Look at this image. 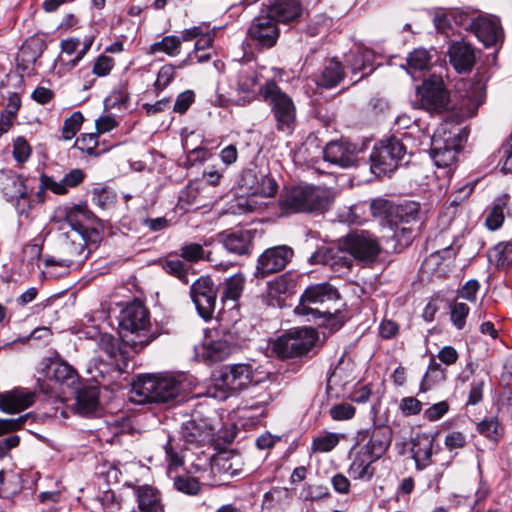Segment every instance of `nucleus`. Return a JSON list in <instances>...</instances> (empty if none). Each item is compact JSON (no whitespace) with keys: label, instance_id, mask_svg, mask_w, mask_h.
Listing matches in <instances>:
<instances>
[{"label":"nucleus","instance_id":"nucleus-1","mask_svg":"<svg viewBox=\"0 0 512 512\" xmlns=\"http://www.w3.org/2000/svg\"><path fill=\"white\" fill-rule=\"evenodd\" d=\"M350 451L349 475L355 480L369 481L375 474L373 463L380 459L392 441V430L387 425H375L372 429L357 432Z\"/></svg>","mask_w":512,"mask_h":512},{"label":"nucleus","instance_id":"nucleus-2","mask_svg":"<svg viewBox=\"0 0 512 512\" xmlns=\"http://www.w3.org/2000/svg\"><path fill=\"white\" fill-rule=\"evenodd\" d=\"M184 374H146L132 384L130 400L143 403H170L183 401L191 390Z\"/></svg>","mask_w":512,"mask_h":512},{"label":"nucleus","instance_id":"nucleus-3","mask_svg":"<svg viewBox=\"0 0 512 512\" xmlns=\"http://www.w3.org/2000/svg\"><path fill=\"white\" fill-rule=\"evenodd\" d=\"M373 216L386 219L394 226V237L401 244L408 245L416 237L422 223L421 205L405 200L399 203L375 199L370 205Z\"/></svg>","mask_w":512,"mask_h":512},{"label":"nucleus","instance_id":"nucleus-4","mask_svg":"<svg viewBox=\"0 0 512 512\" xmlns=\"http://www.w3.org/2000/svg\"><path fill=\"white\" fill-rule=\"evenodd\" d=\"M334 200L331 189L324 186L296 185L282 190L278 206L284 215L295 213L319 214Z\"/></svg>","mask_w":512,"mask_h":512},{"label":"nucleus","instance_id":"nucleus-5","mask_svg":"<svg viewBox=\"0 0 512 512\" xmlns=\"http://www.w3.org/2000/svg\"><path fill=\"white\" fill-rule=\"evenodd\" d=\"M120 335L135 351L150 344L156 337L152 330L149 310L140 301L128 303L119 315Z\"/></svg>","mask_w":512,"mask_h":512},{"label":"nucleus","instance_id":"nucleus-6","mask_svg":"<svg viewBox=\"0 0 512 512\" xmlns=\"http://www.w3.org/2000/svg\"><path fill=\"white\" fill-rule=\"evenodd\" d=\"M259 95L270 108L276 130L285 135L292 134L296 126V106L292 97L274 80L259 86Z\"/></svg>","mask_w":512,"mask_h":512},{"label":"nucleus","instance_id":"nucleus-7","mask_svg":"<svg viewBox=\"0 0 512 512\" xmlns=\"http://www.w3.org/2000/svg\"><path fill=\"white\" fill-rule=\"evenodd\" d=\"M340 298L339 292L329 283H320L309 286L300 297L295 308L299 315L306 316L308 320H330L338 308L332 307Z\"/></svg>","mask_w":512,"mask_h":512},{"label":"nucleus","instance_id":"nucleus-8","mask_svg":"<svg viewBox=\"0 0 512 512\" xmlns=\"http://www.w3.org/2000/svg\"><path fill=\"white\" fill-rule=\"evenodd\" d=\"M318 340V333L313 328L291 329L274 340L271 349L281 359L311 357Z\"/></svg>","mask_w":512,"mask_h":512},{"label":"nucleus","instance_id":"nucleus-9","mask_svg":"<svg viewBox=\"0 0 512 512\" xmlns=\"http://www.w3.org/2000/svg\"><path fill=\"white\" fill-rule=\"evenodd\" d=\"M406 152V145L397 136L380 141L370 155L371 171L376 175L390 174L399 166Z\"/></svg>","mask_w":512,"mask_h":512},{"label":"nucleus","instance_id":"nucleus-10","mask_svg":"<svg viewBox=\"0 0 512 512\" xmlns=\"http://www.w3.org/2000/svg\"><path fill=\"white\" fill-rule=\"evenodd\" d=\"M260 369L255 361L227 365L222 369L219 381L230 391H241L266 378V373Z\"/></svg>","mask_w":512,"mask_h":512},{"label":"nucleus","instance_id":"nucleus-11","mask_svg":"<svg viewBox=\"0 0 512 512\" xmlns=\"http://www.w3.org/2000/svg\"><path fill=\"white\" fill-rule=\"evenodd\" d=\"M311 265L321 264L329 267L338 276L348 274L353 266V259L349 249L342 246H322L309 258Z\"/></svg>","mask_w":512,"mask_h":512},{"label":"nucleus","instance_id":"nucleus-12","mask_svg":"<svg viewBox=\"0 0 512 512\" xmlns=\"http://www.w3.org/2000/svg\"><path fill=\"white\" fill-rule=\"evenodd\" d=\"M217 287L210 277L198 278L190 288L191 299L199 316L208 321L212 319L217 299Z\"/></svg>","mask_w":512,"mask_h":512},{"label":"nucleus","instance_id":"nucleus-13","mask_svg":"<svg viewBox=\"0 0 512 512\" xmlns=\"http://www.w3.org/2000/svg\"><path fill=\"white\" fill-rule=\"evenodd\" d=\"M344 245L349 249L352 259L365 265L376 261L381 252L377 239L365 231L347 235Z\"/></svg>","mask_w":512,"mask_h":512},{"label":"nucleus","instance_id":"nucleus-14","mask_svg":"<svg viewBox=\"0 0 512 512\" xmlns=\"http://www.w3.org/2000/svg\"><path fill=\"white\" fill-rule=\"evenodd\" d=\"M247 36L255 46L270 49L276 45L280 30L278 24L261 9L260 14L252 20Z\"/></svg>","mask_w":512,"mask_h":512},{"label":"nucleus","instance_id":"nucleus-15","mask_svg":"<svg viewBox=\"0 0 512 512\" xmlns=\"http://www.w3.org/2000/svg\"><path fill=\"white\" fill-rule=\"evenodd\" d=\"M422 106L428 111H440L447 109L449 105V94L445 89L441 76L431 75L424 80L418 88Z\"/></svg>","mask_w":512,"mask_h":512},{"label":"nucleus","instance_id":"nucleus-16","mask_svg":"<svg viewBox=\"0 0 512 512\" xmlns=\"http://www.w3.org/2000/svg\"><path fill=\"white\" fill-rule=\"evenodd\" d=\"M294 255L293 249L286 245L266 249L257 260L256 276L267 277L283 270Z\"/></svg>","mask_w":512,"mask_h":512},{"label":"nucleus","instance_id":"nucleus-17","mask_svg":"<svg viewBox=\"0 0 512 512\" xmlns=\"http://www.w3.org/2000/svg\"><path fill=\"white\" fill-rule=\"evenodd\" d=\"M256 230L251 229H228L216 235V241L220 243L227 252L244 256L251 254Z\"/></svg>","mask_w":512,"mask_h":512},{"label":"nucleus","instance_id":"nucleus-18","mask_svg":"<svg viewBox=\"0 0 512 512\" xmlns=\"http://www.w3.org/2000/svg\"><path fill=\"white\" fill-rule=\"evenodd\" d=\"M90 245L96 247L91 239L78 231H67L61 243L62 254L65 255L64 263L82 264L89 256Z\"/></svg>","mask_w":512,"mask_h":512},{"label":"nucleus","instance_id":"nucleus-19","mask_svg":"<svg viewBox=\"0 0 512 512\" xmlns=\"http://www.w3.org/2000/svg\"><path fill=\"white\" fill-rule=\"evenodd\" d=\"M234 346L232 334L210 332L203 341L202 356L210 363L222 361L232 353Z\"/></svg>","mask_w":512,"mask_h":512},{"label":"nucleus","instance_id":"nucleus-20","mask_svg":"<svg viewBox=\"0 0 512 512\" xmlns=\"http://www.w3.org/2000/svg\"><path fill=\"white\" fill-rule=\"evenodd\" d=\"M245 284V278L241 274H235L225 283V288L221 296L223 308L219 312L222 320L225 319L226 308L231 313V321L236 322L239 319L238 299L240 298Z\"/></svg>","mask_w":512,"mask_h":512},{"label":"nucleus","instance_id":"nucleus-21","mask_svg":"<svg viewBox=\"0 0 512 512\" xmlns=\"http://www.w3.org/2000/svg\"><path fill=\"white\" fill-rule=\"evenodd\" d=\"M323 157L331 164L348 168L357 162V147L346 141H331L323 149Z\"/></svg>","mask_w":512,"mask_h":512},{"label":"nucleus","instance_id":"nucleus-22","mask_svg":"<svg viewBox=\"0 0 512 512\" xmlns=\"http://www.w3.org/2000/svg\"><path fill=\"white\" fill-rule=\"evenodd\" d=\"M91 213L81 205L64 208V220L71 227L70 231H78L92 240L93 244L100 241V233L95 228H90L86 222L90 219Z\"/></svg>","mask_w":512,"mask_h":512},{"label":"nucleus","instance_id":"nucleus-23","mask_svg":"<svg viewBox=\"0 0 512 512\" xmlns=\"http://www.w3.org/2000/svg\"><path fill=\"white\" fill-rule=\"evenodd\" d=\"M259 78L258 73L249 67L242 66L233 79L231 80V88L241 97L244 103H249L255 99L257 95Z\"/></svg>","mask_w":512,"mask_h":512},{"label":"nucleus","instance_id":"nucleus-24","mask_svg":"<svg viewBox=\"0 0 512 512\" xmlns=\"http://www.w3.org/2000/svg\"><path fill=\"white\" fill-rule=\"evenodd\" d=\"M449 62L458 73L470 72L476 63V52L473 46L465 42H452L448 48Z\"/></svg>","mask_w":512,"mask_h":512},{"label":"nucleus","instance_id":"nucleus-25","mask_svg":"<svg viewBox=\"0 0 512 512\" xmlns=\"http://www.w3.org/2000/svg\"><path fill=\"white\" fill-rule=\"evenodd\" d=\"M262 10L279 24L296 20L301 15L302 7L300 0H270Z\"/></svg>","mask_w":512,"mask_h":512},{"label":"nucleus","instance_id":"nucleus-26","mask_svg":"<svg viewBox=\"0 0 512 512\" xmlns=\"http://www.w3.org/2000/svg\"><path fill=\"white\" fill-rule=\"evenodd\" d=\"M459 149L453 141L432 139L431 158L438 168L446 169L445 175L449 176L457 162Z\"/></svg>","mask_w":512,"mask_h":512},{"label":"nucleus","instance_id":"nucleus-27","mask_svg":"<svg viewBox=\"0 0 512 512\" xmlns=\"http://www.w3.org/2000/svg\"><path fill=\"white\" fill-rule=\"evenodd\" d=\"M472 32L486 47L496 45L503 37L500 21L496 17H476Z\"/></svg>","mask_w":512,"mask_h":512},{"label":"nucleus","instance_id":"nucleus-28","mask_svg":"<svg viewBox=\"0 0 512 512\" xmlns=\"http://www.w3.org/2000/svg\"><path fill=\"white\" fill-rule=\"evenodd\" d=\"M34 397L33 392L23 388L0 393V410L10 414L21 412L32 405Z\"/></svg>","mask_w":512,"mask_h":512},{"label":"nucleus","instance_id":"nucleus-29","mask_svg":"<svg viewBox=\"0 0 512 512\" xmlns=\"http://www.w3.org/2000/svg\"><path fill=\"white\" fill-rule=\"evenodd\" d=\"M0 192L8 202L28 195L25 179L13 170L0 171Z\"/></svg>","mask_w":512,"mask_h":512},{"label":"nucleus","instance_id":"nucleus-30","mask_svg":"<svg viewBox=\"0 0 512 512\" xmlns=\"http://www.w3.org/2000/svg\"><path fill=\"white\" fill-rule=\"evenodd\" d=\"M374 52L368 48L357 47L355 51H351L346 57V63L351 72L356 75L361 73L354 82L359 81L364 76L369 75L374 70Z\"/></svg>","mask_w":512,"mask_h":512},{"label":"nucleus","instance_id":"nucleus-31","mask_svg":"<svg viewBox=\"0 0 512 512\" xmlns=\"http://www.w3.org/2000/svg\"><path fill=\"white\" fill-rule=\"evenodd\" d=\"M345 77V70L342 63L333 57L326 60L319 74L315 77L317 86L332 89L340 84Z\"/></svg>","mask_w":512,"mask_h":512},{"label":"nucleus","instance_id":"nucleus-32","mask_svg":"<svg viewBox=\"0 0 512 512\" xmlns=\"http://www.w3.org/2000/svg\"><path fill=\"white\" fill-rule=\"evenodd\" d=\"M135 494L140 512H164L161 493L157 489L143 485L135 490Z\"/></svg>","mask_w":512,"mask_h":512},{"label":"nucleus","instance_id":"nucleus-33","mask_svg":"<svg viewBox=\"0 0 512 512\" xmlns=\"http://www.w3.org/2000/svg\"><path fill=\"white\" fill-rule=\"evenodd\" d=\"M47 376L68 387L74 386L78 381V375L74 368L63 361H52L47 366Z\"/></svg>","mask_w":512,"mask_h":512},{"label":"nucleus","instance_id":"nucleus-34","mask_svg":"<svg viewBox=\"0 0 512 512\" xmlns=\"http://www.w3.org/2000/svg\"><path fill=\"white\" fill-rule=\"evenodd\" d=\"M416 469L423 470L430 463L433 454V439L428 436L417 437L413 440L411 449Z\"/></svg>","mask_w":512,"mask_h":512},{"label":"nucleus","instance_id":"nucleus-35","mask_svg":"<svg viewBox=\"0 0 512 512\" xmlns=\"http://www.w3.org/2000/svg\"><path fill=\"white\" fill-rule=\"evenodd\" d=\"M76 404L82 415L92 414L99 404V393L96 387H82L77 391Z\"/></svg>","mask_w":512,"mask_h":512},{"label":"nucleus","instance_id":"nucleus-36","mask_svg":"<svg viewBox=\"0 0 512 512\" xmlns=\"http://www.w3.org/2000/svg\"><path fill=\"white\" fill-rule=\"evenodd\" d=\"M46 49L45 41L39 36H31L25 40L20 48L19 57L26 64H34Z\"/></svg>","mask_w":512,"mask_h":512},{"label":"nucleus","instance_id":"nucleus-37","mask_svg":"<svg viewBox=\"0 0 512 512\" xmlns=\"http://www.w3.org/2000/svg\"><path fill=\"white\" fill-rule=\"evenodd\" d=\"M446 379V369L438 363L434 356L430 358L429 366L420 383V392H427L437 383Z\"/></svg>","mask_w":512,"mask_h":512},{"label":"nucleus","instance_id":"nucleus-38","mask_svg":"<svg viewBox=\"0 0 512 512\" xmlns=\"http://www.w3.org/2000/svg\"><path fill=\"white\" fill-rule=\"evenodd\" d=\"M489 261L497 268L506 269L512 265V243L500 242L488 254Z\"/></svg>","mask_w":512,"mask_h":512},{"label":"nucleus","instance_id":"nucleus-39","mask_svg":"<svg viewBox=\"0 0 512 512\" xmlns=\"http://www.w3.org/2000/svg\"><path fill=\"white\" fill-rule=\"evenodd\" d=\"M181 434L188 444H198L208 437L209 433L205 424H199L195 420H188L183 423Z\"/></svg>","mask_w":512,"mask_h":512},{"label":"nucleus","instance_id":"nucleus-40","mask_svg":"<svg viewBox=\"0 0 512 512\" xmlns=\"http://www.w3.org/2000/svg\"><path fill=\"white\" fill-rule=\"evenodd\" d=\"M432 56L424 48H418L412 51L407 58L408 72L414 75L416 71H424L430 68Z\"/></svg>","mask_w":512,"mask_h":512},{"label":"nucleus","instance_id":"nucleus-41","mask_svg":"<svg viewBox=\"0 0 512 512\" xmlns=\"http://www.w3.org/2000/svg\"><path fill=\"white\" fill-rule=\"evenodd\" d=\"M477 431L490 441L497 443L503 436L504 429L497 418L490 417L477 424Z\"/></svg>","mask_w":512,"mask_h":512},{"label":"nucleus","instance_id":"nucleus-42","mask_svg":"<svg viewBox=\"0 0 512 512\" xmlns=\"http://www.w3.org/2000/svg\"><path fill=\"white\" fill-rule=\"evenodd\" d=\"M181 49V39L178 36L170 35L162 38L150 46L151 53L164 52L169 56H177Z\"/></svg>","mask_w":512,"mask_h":512},{"label":"nucleus","instance_id":"nucleus-43","mask_svg":"<svg viewBox=\"0 0 512 512\" xmlns=\"http://www.w3.org/2000/svg\"><path fill=\"white\" fill-rule=\"evenodd\" d=\"M506 206V202L504 199H498L490 208L487 216H486V226L489 230L495 231L499 229L505 219L504 209Z\"/></svg>","mask_w":512,"mask_h":512},{"label":"nucleus","instance_id":"nucleus-44","mask_svg":"<svg viewBox=\"0 0 512 512\" xmlns=\"http://www.w3.org/2000/svg\"><path fill=\"white\" fill-rule=\"evenodd\" d=\"M180 256L188 262H198L203 259L213 261L211 253L204 250L203 246L198 243L185 244L180 248Z\"/></svg>","mask_w":512,"mask_h":512},{"label":"nucleus","instance_id":"nucleus-45","mask_svg":"<svg viewBox=\"0 0 512 512\" xmlns=\"http://www.w3.org/2000/svg\"><path fill=\"white\" fill-rule=\"evenodd\" d=\"M450 318L453 325L458 329L462 330L466 324V318L469 315L470 308L464 302H458L454 300L449 305Z\"/></svg>","mask_w":512,"mask_h":512},{"label":"nucleus","instance_id":"nucleus-46","mask_svg":"<svg viewBox=\"0 0 512 512\" xmlns=\"http://www.w3.org/2000/svg\"><path fill=\"white\" fill-rule=\"evenodd\" d=\"M484 102V94L480 91H472L461 104L462 114L464 117L471 118L476 115L478 108Z\"/></svg>","mask_w":512,"mask_h":512},{"label":"nucleus","instance_id":"nucleus-47","mask_svg":"<svg viewBox=\"0 0 512 512\" xmlns=\"http://www.w3.org/2000/svg\"><path fill=\"white\" fill-rule=\"evenodd\" d=\"M83 121L84 117L81 112L76 111L72 113L71 116L64 121L62 127V138L64 140H71L80 130Z\"/></svg>","mask_w":512,"mask_h":512},{"label":"nucleus","instance_id":"nucleus-48","mask_svg":"<svg viewBox=\"0 0 512 512\" xmlns=\"http://www.w3.org/2000/svg\"><path fill=\"white\" fill-rule=\"evenodd\" d=\"M129 100L128 92L123 85L114 88L111 94L105 98L104 104L106 108H126Z\"/></svg>","mask_w":512,"mask_h":512},{"label":"nucleus","instance_id":"nucleus-49","mask_svg":"<svg viewBox=\"0 0 512 512\" xmlns=\"http://www.w3.org/2000/svg\"><path fill=\"white\" fill-rule=\"evenodd\" d=\"M32 148L25 137L18 136L13 142V158L19 163H25L31 156Z\"/></svg>","mask_w":512,"mask_h":512},{"label":"nucleus","instance_id":"nucleus-50","mask_svg":"<svg viewBox=\"0 0 512 512\" xmlns=\"http://www.w3.org/2000/svg\"><path fill=\"white\" fill-rule=\"evenodd\" d=\"M165 271L177 277L183 283L188 284V268L186 264L180 259H168L164 264Z\"/></svg>","mask_w":512,"mask_h":512},{"label":"nucleus","instance_id":"nucleus-51","mask_svg":"<svg viewBox=\"0 0 512 512\" xmlns=\"http://www.w3.org/2000/svg\"><path fill=\"white\" fill-rule=\"evenodd\" d=\"M339 443V437L335 433H327L313 440L312 449L315 452H330Z\"/></svg>","mask_w":512,"mask_h":512},{"label":"nucleus","instance_id":"nucleus-52","mask_svg":"<svg viewBox=\"0 0 512 512\" xmlns=\"http://www.w3.org/2000/svg\"><path fill=\"white\" fill-rule=\"evenodd\" d=\"M75 147L88 155H97L98 135L96 133L82 134L77 138Z\"/></svg>","mask_w":512,"mask_h":512},{"label":"nucleus","instance_id":"nucleus-53","mask_svg":"<svg viewBox=\"0 0 512 512\" xmlns=\"http://www.w3.org/2000/svg\"><path fill=\"white\" fill-rule=\"evenodd\" d=\"M437 31L448 34L453 27L452 10L439 9L433 18Z\"/></svg>","mask_w":512,"mask_h":512},{"label":"nucleus","instance_id":"nucleus-54","mask_svg":"<svg viewBox=\"0 0 512 512\" xmlns=\"http://www.w3.org/2000/svg\"><path fill=\"white\" fill-rule=\"evenodd\" d=\"M175 488L189 495H196L200 491L199 482L190 476H178L174 481Z\"/></svg>","mask_w":512,"mask_h":512},{"label":"nucleus","instance_id":"nucleus-55","mask_svg":"<svg viewBox=\"0 0 512 512\" xmlns=\"http://www.w3.org/2000/svg\"><path fill=\"white\" fill-rule=\"evenodd\" d=\"M114 65L115 61L113 58L106 55H100L94 62L92 75L96 77H105L110 74Z\"/></svg>","mask_w":512,"mask_h":512},{"label":"nucleus","instance_id":"nucleus-56","mask_svg":"<svg viewBox=\"0 0 512 512\" xmlns=\"http://www.w3.org/2000/svg\"><path fill=\"white\" fill-rule=\"evenodd\" d=\"M175 67L171 64L162 66L157 74V79L154 83L156 90L162 91L165 89L174 79Z\"/></svg>","mask_w":512,"mask_h":512},{"label":"nucleus","instance_id":"nucleus-57","mask_svg":"<svg viewBox=\"0 0 512 512\" xmlns=\"http://www.w3.org/2000/svg\"><path fill=\"white\" fill-rule=\"evenodd\" d=\"M355 408L349 403H340L330 408L329 414L333 420H349L355 415Z\"/></svg>","mask_w":512,"mask_h":512},{"label":"nucleus","instance_id":"nucleus-58","mask_svg":"<svg viewBox=\"0 0 512 512\" xmlns=\"http://www.w3.org/2000/svg\"><path fill=\"white\" fill-rule=\"evenodd\" d=\"M100 503L105 512H119L121 510V499L112 490L102 493Z\"/></svg>","mask_w":512,"mask_h":512},{"label":"nucleus","instance_id":"nucleus-59","mask_svg":"<svg viewBox=\"0 0 512 512\" xmlns=\"http://www.w3.org/2000/svg\"><path fill=\"white\" fill-rule=\"evenodd\" d=\"M194 101L195 93L192 90H185L177 96L173 111L179 114H184Z\"/></svg>","mask_w":512,"mask_h":512},{"label":"nucleus","instance_id":"nucleus-60","mask_svg":"<svg viewBox=\"0 0 512 512\" xmlns=\"http://www.w3.org/2000/svg\"><path fill=\"white\" fill-rule=\"evenodd\" d=\"M330 495L328 488L322 485H307L301 491V497L305 500H320Z\"/></svg>","mask_w":512,"mask_h":512},{"label":"nucleus","instance_id":"nucleus-61","mask_svg":"<svg viewBox=\"0 0 512 512\" xmlns=\"http://www.w3.org/2000/svg\"><path fill=\"white\" fill-rule=\"evenodd\" d=\"M85 176V172L79 168L72 169L65 174L61 180L64 188L66 189V193L70 188L79 186L84 181Z\"/></svg>","mask_w":512,"mask_h":512},{"label":"nucleus","instance_id":"nucleus-62","mask_svg":"<svg viewBox=\"0 0 512 512\" xmlns=\"http://www.w3.org/2000/svg\"><path fill=\"white\" fill-rule=\"evenodd\" d=\"M466 444V435L460 431H452L445 436L444 445L450 451L462 449Z\"/></svg>","mask_w":512,"mask_h":512},{"label":"nucleus","instance_id":"nucleus-63","mask_svg":"<svg viewBox=\"0 0 512 512\" xmlns=\"http://www.w3.org/2000/svg\"><path fill=\"white\" fill-rule=\"evenodd\" d=\"M399 409L404 416L417 415L422 410V403L415 397H404L400 401Z\"/></svg>","mask_w":512,"mask_h":512},{"label":"nucleus","instance_id":"nucleus-64","mask_svg":"<svg viewBox=\"0 0 512 512\" xmlns=\"http://www.w3.org/2000/svg\"><path fill=\"white\" fill-rule=\"evenodd\" d=\"M499 153L501 154V160H503L502 169L512 173V132L506 142L501 146Z\"/></svg>","mask_w":512,"mask_h":512}]
</instances>
